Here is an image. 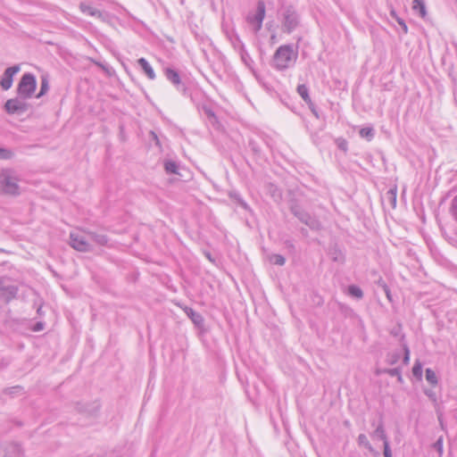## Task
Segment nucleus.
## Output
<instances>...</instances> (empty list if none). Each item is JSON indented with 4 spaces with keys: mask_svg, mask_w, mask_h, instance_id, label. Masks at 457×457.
Returning <instances> with one entry per match:
<instances>
[{
    "mask_svg": "<svg viewBox=\"0 0 457 457\" xmlns=\"http://www.w3.org/2000/svg\"><path fill=\"white\" fill-rule=\"evenodd\" d=\"M20 65H13L7 68L2 76L0 80V86L4 90H8L12 86L13 76L20 71Z\"/></svg>",
    "mask_w": 457,
    "mask_h": 457,
    "instance_id": "9d476101",
    "label": "nucleus"
},
{
    "mask_svg": "<svg viewBox=\"0 0 457 457\" xmlns=\"http://www.w3.org/2000/svg\"><path fill=\"white\" fill-rule=\"evenodd\" d=\"M333 261L335 262H344V256L341 252L337 253V254L333 257Z\"/></svg>",
    "mask_w": 457,
    "mask_h": 457,
    "instance_id": "37998d69",
    "label": "nucleus"
},
{
    "mask_svg": "<svg viewBox=\"0 0 457 457\" xmlns=\"http://www.w3.org/2000/svg\"><path fill=\"white\" fill-rule=\"evenodd\" d=\"M401 353L399 352L391 353L386 357V361L389 364H395L400 359Z\"/></svg>",
    "mask_w": 457,
    "mask_h": 457,
    "instance_id": "c85d7f7f",
    "label": "nucleus"
},
{
    "mask_svg": "<svg viewBox=\"0 0 457 457\" xmlns=\"http://www.w3.org/2000/svg\"><path fill=\"white\" fill-rule=\"evenodd\" d=\"M87 235L89 239H91L99 245H106L108 243V238L105 235L97 234L92 231L87 232Z\"/></svg>",
    "mask_w": 457,
    "mask_h": 457,
    "instance_id": "dca6fc26",
    "label": "nucleus"
},
{
    "mask_svg": "<svg viewBox=\"0 0 457 457\" xmlns=\"http://www.w3.org/2000/svg\"><path fill=\"white\" fill-rule=\"evenodd\" d=\"M79 10L84 14H87V15H89L92 17H96L97 19H99L101 21H104V22H106L109 19V15L107 12H102V11L95 8L94 6H92L87 3H84V2L79 4Z\"/></svg>",
    "mask_w": 457,
    "mask_h": 457,
    "instance_id": "1a4fd4ad",
    "label": "nucleus"
},
{
    "mask_svg": "<svg viewBox=\"0 0 457 457\" xmlns=\"http://www.w3.org/2000/svg\"><path fill=\"white\" fill-rule=\"evenodd\" d=\"M433 447L438 452L439 455L443 454V436H440L433 445Z\"/></svg>",
    "mask_w": 457,
    "mask_h": 457,
    "instance_id": "2f4dec72",
    "label": "nucleus"
},
{
    "mask_svg": "<svg viewBox=\"0 0 457 457\" xmlns=\"http://www.w3.org/2000/svg\"><path fill=\"white\" fill-rule=\"evenodd\" d=\"M378 283H379V284L381 285V287H383L384 292H385V294H386V295L387 299H388L389 301H391V300H392V299H391V292H390L389 287H388L386 286V284L384 281H382V280H379V281H378Z\"/></svg>",
    "mask_w": 457,
    "mask_h": 457,
    "instance_id": "c9c22d12",
    "label": "nucleus"
},
{
    "mask_svg": "<svg viewBox=\"0 0 457 457\" xmlns=\"http://www.w3.org/2000/svg\"><path fill=\"white\" fill-rule=\"evenodd\" d=\"M403 351H404L403 362L405 364H408L409 361H410V350L407 345L403 346Z\"/></svg>",
    "mask_w": 457,
    "mask_h": 457,
    "instance_id": "a19ab883",
    "label": "nucleus"
},
{
    "mask_svg": "<svg viewBox=\"0 0 457 457\" xmlns=\"http://www.w3.org/2000/svg\"><path fill=\"white\" fill-rule=\"evenodd\" d=\"M386 373H387L389 376L392 377H397L398 380H402L401 371L398 368L389 369L386 370Z\"/></svg>",
    "mask_w": 457,
    "mask_h": 457,
    "instance_id": "7c9ffc66",
    "label": "nucleus"
},
{
    "mask_svg": "<svg viewBox=\"0 0 457 457\" xmlns=\"http://www.w3.org/2000/svg\"><path fill=\"white\" fill-rule=\"evenodd\" d=\"M357 442L359 444L360 446H363L365 447L367 450H369L370 453H371L373 455L375 456H378L379 453L378 452H377L373 446L370 445V443L369 442L366 435L364 434H360L358 436V438H357Z\"/></svg>",
    "mask_w": 457,
    "mask_h": 457,
    "instance_id": "2eb2a0df",
    "label": "nucleus"
},
{
    "mask_svg": "<svg viewBox=\"0 0 457 457\" xmlns=\"http://www.w3.org/2000/svg\"><path fill=\"white\" fill-rule=\"evenodd\" d=\"M265 17V4L263 1L257 3L256 12L254 13H249L246 17V21L253 26L254 32H258L262 26V21Z\"/></svg>",
    "mask_w": 457,
    "mask_h": 457,
    "instance_id": "423d86ee",
    "label": "nucleus"
},
{
    "mask_svg": "<svg viewBox=\"0 0 457 457\" xmlns=\"http://www.w3.org/2000/svg\"><path fill=\"white\" fill-rule=\"evenodd\" d=\"M137 62H138L139 66L142 68V70L144 71V72L146 74V76L150 79H155V73H154L152 66L149 64V62L145 58H143V57L139 58L137 60Z\"/></svg>",
    "mask_w": 457,
    "mask_h": 457,
    "instance_id": "4468645a",
    "label": "nucleus"
},
{
    "mask_svg": "<svg viewBox=\"0 0 457 457\" xmlns=\"http://www.w3.org/2000/svg\"><path fill=\"white\" fill-rule=\"evenodd\" d=\"M49 89L48 80L46 78H42L41 79V86H40V91L37 95V98L41 97L44 96Z\"/></svg>",
    "mask_w": 457,
    "mask_h": 457,
    "instance_id": "cd10ccee",
    "label": "nucleus"
},
{
    "mask_svg": "<svg viewBox=\"0 0 457 457\" xmlns=\"http://www.w3.org/2000/svg\"><path fill=\"white\" fill-rule=\"evenodd\" d=\"M296 91L306 104H312V99L309 95V89L306 85H304V84L298 85Z\"/></svg>",
    "mask_w": 457,
    "mask_h": 457,
    "instance_id": "6ab92c4d",
    "label": "nucleus"
},
{
    "mask_svg": "<svg viewBox=\"0 0 457 457\" xmlns=\"http://www.w3.org/2000/svg\"><path fill=\"white\" fill-rule=\"evenodd\" d=\"M45 328V323L42 322V321H38L37 322L33 327H32V330L34 332H39L41 330H43Z\"/></svg>",
    "mask_w": 457,
    "mask_h": 457,
    "instance_id": "58836bf2",
    "label": "nucleus"
},
{
    "mask_svg": "<svg viewBox=\"0 0 457 457\" xmlns=\"http://www.w3.org/2000/svg\"><path fill=\"white\" fill-rule=\"evenodd\" d=\"M12 157V153L5 148L0 147V159L7 160Z\"/></svg>",
    "mask_w": 457,
    "mask_h": 457,
    "instance_id": "473e14b6",
    "label": "nucleus"
},
{
    "mask_svg": "<svg viewBox=\"0 0 457 457\" xmlns=\"http://www.w3.org/2000/svg\"><path fill=\"white\" fill-rule=\"evenodd\" d=\"M348 294L356 298V299H361L363 297V292L361 288L355 285H351L348 287Z\"/></svg>",
    "mask_w": 457,
    "mask_h": 457,
    "instance_id": "4be33fe9",
    "label": "nucleus"
},
{
    "mask_svg": "<svg viewBox=\"0 0 457 457\" xmlns=\"http://www.w3.org/2000/svg\"><path fill=\"white\" fill-rule=\"evenodd\" d=\"M41 309H42V308H41V306H40V307H38V308H37V312L39 315H41Z\"/></svg>",
    "mask_w": 457,
    "mask_h": 457,
    "instance_id": "49530a36",
    "label": "nucleus"
},
{
    "mask_svg": "<svg viewBox=\"0 0 457 457\" xmlns=\"http://www.w3.org/2000/svg\"><path fill=\"white\" fill-rule=\"evenodd\" d=\"M270 261L273 264L279 265V266H283L286 262L285 257L281 254H272L270 257Z\"/></svg>",
    "mask_w": 457,
    "mask_h": 457,
    "instance_id": "bb28decb",
    "label": "nucleus"
},
{
    "mask_svg": "<svg viewBox=\"0 0 457 457\" xmlns=\"http://www.w3.org/2000/svg\"><path fill=\"white\" fill-rule=\"evenodd\" d=\"M337 145L339 149H341L344 152L347 151V141L344 138H337Z\"/></svg>",
    "mask_w": 457,
    "mask_h": 457,
    "instance_id": "f704fd0d",
    "label": "nucleus"
},
{
    "mask_svg": "<svg viewBox=\"0 0 457 457\" xmlns=\"http://www.w3.org/2000/svg\"><path fill=\"white\" fill-rule=\"evenodd\" d=\"M371 425H372L373 427H375V426H376L375 421H372Z\"/></svg>",
    "mask_w": 457,
    "mask_h": 457,
    "instance_id": "de8ad7c7",
    "label": "nucleus"
},
{
    "mask_svg": "<svg viewBox=\"0 0 457 457\" xmlns=\"http://www.w3.org/2000/svg\"><path fill=\"white\" fill-rule=\"evenodd\" d=\"M36 88V77L32 73H24L18 84L17 95L29 99L35 93Z\"/></svg>",
    "mask_w": 457,
    "mask_h": 457,
    "instance_id": "20e7f679",
    "label": "nucleus"
},
{
    "mask_svg": "<svg viewBox=\"0 0 457 457\" xmlns=\"http://www.w3.org/2000/svg\"><path fill=\"white\" fill-rule=\"evenodd\" d=\"M383 445H384V456L385 457H392V452L390 449L389 442L386 441V442L383 443Z\"/></svg>",
    "mask_w": 457,
    "mask_h": 457,
    "instance_id": "4c0bfd02",
    "label": "nucleus"
},
{
    "mask_svg": "<svg viewBox=\"0 0 457 457\" xmlns=\"http://www.w3.org/2000/svg\"><path fill=\"white\" fill-rule=\"evenodd\" d=\"M240 204H241V206H242L243 208H245V210H247V209H248V205H247V204H246V203H245L244 201H241V202H240Z\"/></svg>",
    "mask_w": 457,
    "mask_h": 457,
    "instance_id": "c03bdc74",
    "label": "nucleus"
},
{
    "mask_svg": "<svg viewBox=\"0 0 457 457\" xmlns=\"http://www.w3.org/2000/svg\"><path fill=\"white\" fill-rule=\"evenodd\" d=\"M22 392H23V387L21 386H11V387H7L4 390V394L11 395V396H14Z\"/></svg>",
    "mask_w": 457,
    "mask_h": 457,
    "instance_id": "393cba45",
    "label": "nucleus"
},
{
    "mask_svg": "<svg viewBox=\"0 0 457 457\" xmlns=\"http://www.w3.org/2000/svg\"><path fill=\"white\" fill-rule=\"evenodd\" d=\"M22 449L17 443H9L4 446H0V457H21Z\"/></svg>",
    "mask_w": 457,
    "mask_h": 457,
    "instance_id": "9b49d317",
    "label": "nucleus"
},
{
    "mask_svg": "<svg viewBox=\"0 0 457 457\" xmlns=\"http://www.w3.org/2000/svg\"><path fill=\"white\" fill-rule=\"evenodd\" d=\"M451 212L454 220L457 221V195L452 201Z\"/></svg>",
    "mask_w": 457,
    "mask_h": 457,
    "instance_id": "72a5a7b5",
    "label": "nucleus"
},
{
    "mask_svg": "<svg viewBox=\"0 0 457 457\" xmlns=\"http://www.w3.org/2000/svg\"><path fill=\"white\" fill-rule=\"evenodd\" d=\"M291 212L292 213L299 219V220L305 225H307L310 228L318 230L320 228L321 225L320 222L315 219L314 217H312L308 212L302 210L299 206L294 205L291 206Z\"/></svg>",
    "mask_w": 457,
    "mask_h": 457,
    "instance_id": "0eeeda50",
    "label": "nucleus"
},
{
    "mask_svg": "<svg viewBox=\"0 0 457 457\" xmlns=\"http://www.w3.org/2000/svg\"><path fill=\"white\" fill-rule=\"evenodd\" d=\"M391 16L394 17L396 20V17H398L395 11H391Z\"/></svg>",
    "mask_w": 457,
    "mask_h": 457,
    "instance_id": "a18cd8bd",
    "label": "nucleus"
},
{
    "mask_svg": "<svg viewBox=\"0 0 457 457\" xmlns=\"http://www.w3.org/2000/svg\"><path fill=\"white\" fill-rule=\"evenodd\" d=\"M396 21L398 22V24L403 29V33L406 34L408 32V27H407L406 23L404 22V21L402 18H400V17H396Z\"/></svg>",
    "mask_w": 457,
    "mask_h": 457,
    "instance_id": "ea45409f",
    "label": "nucleus"
},
{
    "mask_svg": "<svg viewBox=\"0 0 457 457\" xmlns=\"http://www.w3.org/2000/svg\"><path fill=\"white\" fill-rule=\"evenodd\" d=\"M359 134L361 137L370 141L374 137L375 131L371 127H365L360 129Z\"/></svg>",
    "mask_w": 457,
    "mask_h": 457,
    "instance_id": "5701e85b",
    "label": "nucleus"
},
{
    "mask_svg": "<svg viewBox=\"0 0 457 457\" xmlns=\"http://www.w3.org/2000/svg\"><path fill=\"white\" fill-rule=\"evenodd\" d=\"M386 198L390 201L392 205L395 207L396 204V189H389L386 192Z\"/></svg>",
    "mask_w": 457,
    "mask_h": 457,
    "instance_id": "c756f323",
    "label": "nucleus"
},
{
    "mask_svg": "<svg viewBox=\"0 0 457 457\" xmlns=\"http://www.w3.org/2000/svg\"><path fill=\"white\" fill-rule=\"evenodd\" d=\"M426 395L429 397L433 402H436V393L431 389L425 390Z\"/></svg>",
    "mask_w": 457,
    "mask_h": 457,
    "instance_id": "79ce46f5",
    "label": "nucleus"
},
{
    "mask_svg": "<svg viewBox=\"0 0 457 457\" xmlns=\"http://www.w3.org/2000/svg\"><path fill=\"white\" fill-rule=\"evenodd\" d=\"M184 311L187 317L192 320V322L195 326H197L198 328H202L204 326V320L199 312L194 311L192 308L189 307H186Z\"/></svg>",
    "mask_w": 457,
    "mask_h": 457,
    "instance_id": "f8f14e48",
    "label": "nucleus"
},
{
    "mask_svg": "<svg viewBox=\"0 0 457 457\" xmlns=\"http://www.w3.org/2000/svg\"><path fill=\"white\" fill-rule=\"evenodd\" d=\"M70 245L72 248L79 252H90L92 251L91 245L88 243L87 239L79 233L71 232L70 234Z\"/></svg>",
    "mask_w": 457,
    "mask_h": 457,
    "instance_id": "6e6552de",
    "label": "nucleus"
},
{
    "mask_svg": "<svg viewBox=\"0 0 457 457\" xmlns=\"http://www.w3.org/2000/svg\"><path fill=\"white\" fill-rule=\"evenodd\" d=\"M18 181L19 178L14 170L10 169L0 170V187L4 194L19 195Z\"/></svg>",
    "mask_w": 457,
    "mask_h": 457,
    "instance_id": "f03ea898",
    "label": "nucleus"
},
{
    "mask_svg": "<svg viewBox=\"0 0 457 457\" xmlns=\"http://www.w3.org/2000/svg\"><path fill=\"white\" fill-rule=\"evenodd\" d=\"M412 9L420 14V17L425 18L427 10L424 0H413Z\"/></svg>",
    "mask_w": 457,
    "mask_h": 457,
    "instance_id": "f3484780",
    "label": "nucleus"
},
{
    "mask_svg": "<svg viewBox=\"0 0 457 457\" xmlns=\"http://www.w3.org/2000/svg\"><path fill=\"white\" fill-rule=\"evenodd\" d=\"M27 100L28 99L23 96H17L16 97L5 102L4 109L9 114H23L29 108V104L27 103Z\"/></svg>",
    "mask_w": 457,
    "mask_h": 457,
    "instance_id": "39448f33",
    "label": "nucleus"
},
{
    "mask_svg": "<svg viewBox=\"0 0 457 457\" xmlns=\"http://www.w3.org/2000/svg\"><path fill=\"white\" fill-rule=\"evenodd\" d=\"M241 58L245 63H247V60L250 59L249 54L246 53L244 45H241L240 48Z\"/></svg>",
    "mask_w": 457,
    "mask_h": 457,
    "instance_id": "e433bc0d",
    "label": "nucleus"
},
{
    "mask_svg": "<svg viewBox=\"0 0 457 457\" xmlns=\"http://www.w3.org/2000/svg\"><path fill=\"white\" fill-rule=\"evenodd\" d=\"M165 75L167 79H169L175 86H179L180 84V77L175 70L167 68L165 70Z\"/></svg>",
    "mask_w": 457,
    "mask_h": 457,
    "instance_id": "a211bd4d",
    "label": "nucleus"
},
{
    "mask_svg": "<svg viewBox=\"0 0 457 457\" xmlns=\"http://www.w3.org/2000/svg\"><path fill=\"white\" fill-rule=\"evenodd\" d=\"M297 57L298 52L292 45L280 46L273 55V67L278 71H285L295 64Z\"/></svg>",
    "mask_w": 457,
    "mask_h": 457,
    "instance_id": "f257e3e1",
    "label": "nucleus"
},
{
    "mask_svg": "<svg viewBox=\"0 0 457 457\" xmlns=\"http://www.w3.org/2000/svg\"><path fill=\"white\" fill-rule=\"evenodd\" d=\"M412 374L419 380L422 378V364L419 361H417L413 365Z\"/></svg>",
    "mask_w": 457,
    "mask_h": 457,
    "instance_id": "a878e982",
    "label": "nucleus"
},
{
    "mask_svg": "<svg viewBox=\"0 0 457 457\" xmlns=\"http://www.w3.org/2000/svg\"><path fill=\"white\" fill-rule=\"evenodd\" d=\"M164 170L168 174H179V166L174 161H165Z\"/></svg>",
    "mask_w": 457,
    "mask_h": 457,
    "instance_id": "412c9836",
    "label": "nucleus"
},
{
    "mask_svg": "<svg viewBox=\"0 0 457 457\" xmlns=\"http://www.w3.org/2000/svg\"><path fill=\"white\" fill-rule=\"evenodd\" d=\"M426 379L432 386H436L438 383L437 377L434 370L431 369L426 370Z\"/></svg>",
    "mask_w": 457,
    "mask_h": 457,
    "instance_id": "b1692460",
    "label": "nucleus"
},
{
    "mask_svg": "<svg viewBox=\"0 0 457 457\" xmlns=\"http://www.w3.org/2000/svg\"><path fill=\"white\" fill-rule=\"evenodd\" d=\"M282 30L285 33H292L300 24V16L296 10L289 5L282 10Z\"/></svg>",
    "mask_w": 457,
    "mask_h": 457,
    "instance_id": "7ed1b4c3",
    "label": "nucleus"
},
{
    "mask_svg": "<svg viewBox=\"0 0 457 457\" xmlns=\"http://www.w3.org/2000/svg\"><path fill=\"white\" fill-rule=\"evenodd\" d=\"M0 292L7 293L9 297L12 298L17 294V287L14 286H5L4 279L0 278Z\"/></svg>",
    "mask_w": 457,
    "mask_h": 457,
    "instance_id": "aec40b11",
    "label": "nucleus"
},
{
    "mask_svg": "<svg viewBox=\"0 0 457 457\" xmlns=\"http://www.w3.org/2000/svg\"><path fill=\"white\" fill-rule=\"evenodd\" d=\"M370 436L372 439H380L383 441V443L388 441V438L386 436L385 428H384V423L382 419L380 418L378 425L376 426L375 430L370 434Z\"/></svg>",
    "mask_w": 457,
    "mask_h": 457,
    "instance_id": "ddd939ff",
    "label": "nucleus"
},
{
    "mask_svg": "<svg viewBox=\"0 0 457 457\" xmlns=\"http://www.w3.org/2000/svg\"><path fill=\"white\" fill-rule=\"evenodd\" d=\"M3 252V249L0 248V253Z\"/></svg>",
    "mask_w": 457,
    "mask_h": 457,
    "instance_id": "09e8293b",
    "label": "nucleus"
}]
</instances>
